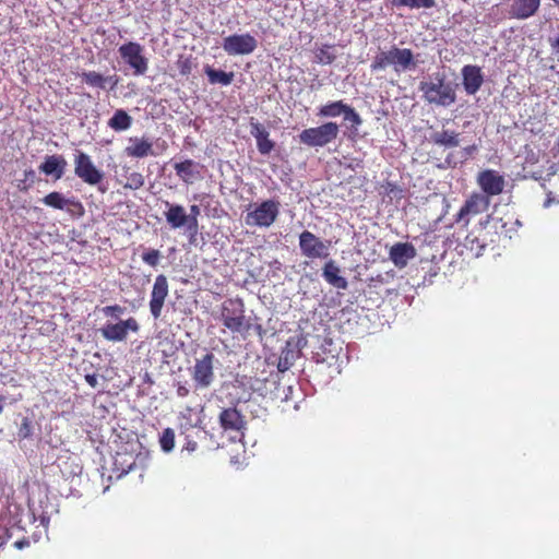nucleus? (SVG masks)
<instances>
[{
    "label": "nucleus",
    "instance_id": "f257e3e1",
    "mask_svg": "<svg viewBox=\"0 0 559 559\" xmlns=\"http://www.w3.org/2000/svg\"><path fill=\"white\" fill-rule=\"evenodd\" d=\"M26 503L34 519H38L45 526L59 512L58 497L52 491H0L1 515L21 518Z\"/></svg>",
    "mask_w": 559,
    "mask_h": 559
},
{
    "label": "nucleus",
    "instance_id": "f03ea898",
    "mask_svg": "<svg viewBox=\"0 0 559 559\" xmlns=\"http://www.w3.org/2000/svg\"><path fill=\"white\" fill-rule=\"evenodd\" d=\"M423 99L438 107H450L456 100L455 88L441 73H436L419 84Z\"/></svg>",
    "mask_w": 559,
    "mask_h": 559
},
{
    "label": "nucleus",
    "instance_id": "7ed1b4c3",
    "mask_svg": "<svg viewBox=\"0 0 559 559\" xmlns=\"http://www.w3.org/2000/svg\"><path fill=\"white\" fill-rule=\"evenodd\" d=\"M389 67L400 75L401 73L415 70L417 61L411 49L392 46L390 49L381 50L376 55L371 63V70L381 71Z\"/></svg>",
    "mask_w": 559,
    "mask_h": 559
},
{
    "label": "nucleus",
    "instance_id": "20e7f679",
    "mask_svg": "<svg viewBox=\"0 0 559 559\" xmlns=\"http://www.w3.org/2000/svg\"><path fill=\"white\" fill-rule=\"evenodd\" d=\"M221 320L231 333L246 334L251 328L245 316V305L241 299H227L222 304Z\"/></svg>",
    "mask_w": 559,
    "mask_h": 559
},
{
    "label": "nucleus",
    "instance_id": "39448f33",
    "mask_svg": "<svg viewBox=\"0 0 559 559\" xmlns=\"http://www.w3.org/2000/svg\"><path fill=\"white\" fill-rule=\"evenodd\" d=\"M0 547L10 543L14 548L22 550L31 545L23 527L19 525L21 518L13 519L0 514Z\"/></svg>",
    "mask_w": 559,
    "mask_h": 559
},
{
    "label": "nucleus",
    "instance_id": "423d86ee",
    "mask_svg": "<svg viewBox=\"0 0 559 559\" xmlns=\"http://www.w3.org/2000/svg\"><path fill=\"white\" fill-rule=\"evenodd\" d=\"M118 52L134 76H141L147 72L148 59L144 56V47L141 44L124 43L118 48Z\"/></svg>",
    "mask_w": 559,
    "mask_h": 559
},
{
    "label": "nucleus",
    "instance_id": "0eeeda50",
    "mask_svg": "<svg viewBox=\"0 0 559 559\" xmlns=\"http://www.w3.org/2000/svg\"><path fill=\"white\" fill-rule=\"evenodd\" d=\"M340 133L336 122H325L319 127L305 129L299 134V141L308 146H324L334 141Z\"/></svg>",
    "mask_w": 559,
    "mask_h": 559
},
{
    "label": "nucleus",
    "instance_id": "6e6552de",
    "mask_svg": "<svg viewBox=\"0 0 559 559\" xmlns=\"http://www.w3.org/2000/svg\"><path fill=\"white\" fill-rule=\"evenodd\" d=\"M280 214V203L275 200H265L253 206L246 214L245 222L248 226L270 227Z\"/></svg>",
    "mask_w": 559,
    "mask_h": 559
},
{
    "label": "nucleus",
    "instance_id": "1a4fd4ad",
    "mask_svg": "<svg viewBox=\"0 0 559 559\" xmlns=\"http://www.w3.org/2000/svg\"><path fill=\"white\" fill-rule=\"evenodd\" d=\"M216 361L217 359L212 353H206L195 359L193 367L190 369L195 390L209 389L214 383V364Z\"/></svg>",
    "mask_w": 559,
    "mask_h": 559
},
{
    "label": "nucleus",
    "instance_id": "9d476101",
    "mask_svg": "<svg viewBox=\"0 0 559 559\" xmlns=\"http://www.w3.org/2000/svg\"><path fill=\"white\" fill-rule=\"evenodd\" d=\"M74 174L90 186H96L104 179V173L93 163L91 156L82 151L74 154Z\"/></svg>",
    "mask_w": 559,
    "mask_h": 559
},
{
    "label": "nucleus",
    "instance_id": "9b49d317",
    "mask_svg": "<svg viewBox=\"0 0 559 559\" xmlns=\"http://www.w3.org/2000/svg\"><path fill=\"white\" fill-rule=\"evenodd\" d=\"M222 47L228 56H246L258 47V40L249 33L233 34L223 39Z\"/></svg>",
    "mask_w": 559,
    "mask_h": 559
},
{
    "label": "nucleus",
    "instance_id": "f8f14e48",
    "mask_svg": "<svg viewBox=\"0 0 559 559\" xmlns=\"http://www.w3.org/2000/svg\"><path fill=\"white\" fill-rule=\"evenodd\" d=\"M330 241H322L311 231L305 230L299 235V248L306 258L325 259L329 257Z\"/></svg>",
    "mask_w": 559,
    "mask_h": 559
},
{
    "label": "nucleus",
    "instance_id": "ddd939ff",
    "mask_svg": "<svg viewBox=\"0 0 559 559\" xmlns=\"http://www.w3.org/2000/svg\"><path fill=\"white\" fill-rule=\"evenodd\" d=\"M165 205L168 207V211L165 212V217L171 228L177 229L181 227H187V230L190 233L191 236L197 235V218H189L182 205L171 204L168 201L165 202Z\"/></svg>",
    "mask_w": 559,
    "mask_h": 559
},
{
    "label": "nucleus",
    "instance_id": "4468645a",
    "mask_svg": "<svg viewBox=\"0 0 559 559\" xmlns=\"http://www.w3.org/2000/svg\"><path fill=\"white\" fill-rule=\"evenodd\" d=\"M140 329L134 318H129L118 323H106L99 331L102 336L110 342H123L128 337V332H138Z\"/></svg>",
    "mask_w": 559,
    "mask_h": 559
},
{
    "label": "nucleus",
    "instance_id": "2eb2a0df",
    "mask_svg": "<svg viewBox=\"0 0 559 559\" xmlns=\"http://www.w3.org/2000/svg\"><path fill=\"white\" fill-rule=\"evenodd\" d=\"M489 197L483 193L472 194L457 213L456 221H465V225L469 223V216L478 215L486 212L489 207Z\"/></svg>",
    "mask_w": 559,
    "mask_h": 559
},
{
    "label": "nucleus",
    "instance_id": "dca6fc26",
    "mask_svg": "<svg viewBox=\"0 0 559 559\" xmlns=\"http://www.w3.org/2000/svg\"><path fill=\"white\" fill-rule=\"evenodd\" d=\"M167 296L168 281L165 275L160 274L156 276L151 293L150 311L154 319H158L162 316V310Z\"/></svg>",
    "mask_w": 559,
    "mask_h": 559
},
{
    "label": "nucleus",
    "instance_id": "f3484780",
    "mask_svg": "<svg viewBox=\"0 0 559 559\" xmlns=\"http://www.w3.org/2000/svg\"><path fill=\"white\" fill-rule=\"evenodd\" d=\"M477 183L486 195H498L503 191L504 178L492 169L480 171L477 176Z\"/></svg>",
    "mask_w": 559,
    "mask_h": 559
},
{
    "label": "nucleus",
    "instance_id": "a211bd4d",
    "mask_svg": "<svg viewBox=\"0 0 559 559\" xmlns=\"http://www.w3.org/2000/svg\"><path fill=\"white\" fill-rule=\"evenodd\" d=\"M462 80L465 92L475 95L484 83V75L479 67L467 64L462 68Z\"/></svg>",
    "mask_w": 559,
    "mask_h": 559
},
{
    "label": "nucleus",
    "instance_id": "6ab92c4d",
    "mask_svg": "<svg viewBox=\"0 0 559 559\" xmlns=\"http://www.w3.org/2000/svg\"><path fill=\"white\" fill-rule=\"evenodd\" d=\"M389 257L395 266L403 269L416 257V249L412 243L397 242L391 247Z\"/></svg>",
    "mask_w": 559,
    "mask_h": 559
},
{
    "label": "nucleus",
    "instance_id": "aec40b11",
    "mask_svg": "<svg viewBox=\"0 0 559 559\" xmlns=\"http://www.w3.org/2000/svg\"><path fill=\"white\" fill-rule=\"evenodd\" d=\"M219 424L224 430L239 432L245 428L246 421L237 408L229 407L221 412Z\"/></svg>",
    "mask_w": 559,
    "mask_h": 559
},
{
    "label": "nucleus",
    "instance_id": "412c9836",
    "mask_svg": "<svg viewBox=\"0 0 559 559\" xmlns=\"http://www.w3.org/2000/svg\"><path fill=\"white\" fill-rule=\"evenodd\" d=\"M540 5V0H513L510 7L512 17L526 20L533 16Z\"/></svg>",
    "mask_w": 559,
    "mask_h": 559
},
{
    "label": "nucleus",
    "instance_id": "4be33fe9",
    "mask_svg": "<svg viewBox=\"0 0 559 559\" xmlns=\"http://www.w3.org/2000/svg\"><path fill=\"white\" fill-rule=\"evenodd\" d=\"M429 141L443 148H453L460 145V133L442 128L432 131L429 135Z\"/></svg>",
    "mask_w": 559,
    "mask_h": 559
},
{
    "label": "nucleus",
    "instance_id": "5701e85b",
    "mask_svg": "<svg viewBox=\"0 0 559 559\" xmlns=\"http://www.w3.org/2000/svg\"><path fill=\"white\" fill-rule=\"evenodd\" d=\"M67 160L62 155H48L39 166V170L47 176H53L55 179H61L64 175Z\"/></svg>",
    "mask_w": 559,
    "mask_h": 559
},
{
    "label": "nucleus",
    "instance_id": "b1692460",
    "mask_svg": "<svg viewBox=\"0 0 559 559\" xmlns=\"http://www.w3.org/2000/svg\"><path fill=\"white\" fill-rule=\"evenodd\" d=\"M250 127V133L257 141L258 151L262 155H267L275 146L274 142L269 139V131L259 122L251 121Z\"/></svg>",
    "mask_w": 559,
    "mask_h": 559
},
{
    "label": "nucleus",
    "instance_id": "393cba45",
    "mask_svg": "<svg viewBox=\"0 0 559 559\" xmlns=\"http://www.w3.org/2000/svg\"><path fill=\"white\" fill-rule=\"evenodd\" d=\"M341 270L334 260L328 261L322 269V276L328 284L337 288L346 289L348 282L345 277L340 275Z\"/></svg>",
    "mask_w": 559,
    "mask_h": 559
},
{
    "label": "nucleus",
    "instance_id": "a878e982",
    "mask_svg": "<svg viewBox=\"0 0 559 559\" xmlns=\"http://www.w3.org/2000/svg\"><path fill=\"white\" fill-rule=\"evenodd\" d=\"M152 146V142L147 139L134 136L129 139V145L124 152L129 157L143 158L153 155Z\"/></svg>",
    "mask_w": 559,
    "mask_h": 559
},
{
    "label": "nucleus",
    "instance_id": "bb28decb",
    "mask_svg": "<svg viewBox=\"0 0 559 559\" xmlns=\"http://www.w3.org/2000/svg\"><path fill=\"white\" fill-rule=\"evenodd\" d=\"M174 168L177 176L187 183L192 182L200 175L199 164L191 159L177 163Z\"/></svg>",
    "mask_w": 559,
    "mask_h": 559
},
{
    "label": "nucleus",
    "instance_id": "cd10ccee",
    "mask_svg": "<svg viewBox=\"0 0 559 559\" xmlns=\"http://www.w3.org/2000/svg\"><path fill=\"white\" fill-rule=\"evenodd\" d=\"M132 126V117L123 109H117L108 120V127L117 132L126 131Z\"/></svg>",
    "mask_w": 559,
    "mask_h": 559
},
{
    "label": "nucleus",
    "instance_id": "c85d7f7f",
    "mask_svg": "<svg viewBox=\"0 0 559 559\" xmlns=\"http://www.w3.org/2000/svg\"><path fill=\"white\" fill-rule=\"evenodd\" d=\"M205 74L211 84H221L227 86L231 84L234 80V72H225L223 70H216L211 67L205 68Z\"/></svg>",
    "mask_w": 559,
    "mask_h": 559
},
{
    "label": "nucleus",
    "instance_id": "c756f323",
    "mask_svg": "<svg viewBox=\"0 0 559 559\" xmlns=\"http://www.w3.org/2000/svg\"><path fill=\"white\" fill-rule=\"evenodd\" d=\"M346 105L347 104L343 103L342 100L328 103L320 107L318 116L325 118L338 117L345 111Z\"/></svg>",
    "mask_w": 559,
    "mask_h": 559
},
{
    "label": "nucleus",
    "instance_id": "7c9ffc66",
    "mask_svg": "<svg viewBox=\"0 0 559 559\" xmlns=\"http://www.w3.org/2000/svg\"><path fill=\"white\" fill-rule=\"evenodd\" d=\"M41 201L45 205L57 209V210H63L69 204H74L73 201L66 199L62 193L57 192V191L50 192Z\"/></svg>",
    "mask_w": 559,
    "mask_h": 559
},
{
    "label": "nucleus",
    "instance_id": "2f4dec72",
    "mask_svg": "<svg viewBox=\"0 0 559 559\" xmlns=\"http://www.w3.org/2000/svg\"><path fill=\"white\" fill-rule=\"evenodd\" d=\"M393 7H408L411 9H430L436 5L435 0H391Z\"/></svg>",
    "mask_w": 559,
    "mask_h": 559
},
{
    "label": "nucleus",
    "instance_id": "473e14b6",
    "mask_svg": "<svg viewBox=\"0 0 559 559\" xmlns=\"http://www.w3.org/2000/svg\"><path fill=\"white\" fill-rule=\"evenodd\" d=\"M82 81L92 86L104 90L105 88V76L96 71H86L81 74Z\"/></svg>",
    "mask_w": 559,
    "mask_h": 559
},
{
    "label": "nucleus",
    "instance_id": "72a5a7b5",
    "mask_svg": "<svg viewBox=\"0 0 559 559\" xmlns=\"http://www.w3.org/2000/svg\"><path fill=\"white\" fill-rule=\"evenodd\" d=\"M463 246L471 252V255L475 258L480 257L485 248V246L480 243L479 239L473 235L466 236Z\"/></svg>",
    "mask_w": 559,
    "mask_h": 559
},
{
    "label": "nucleus",
    "instance_id": "f704fd0d",
    "mask_svg": "<svg viewBox=\"0 0 559 559\" xmlns=\"http://www.w3.org/2000/svg\"><path fill=\"white\" fill-rule=\"evenodd\" d=\"M159 444L164 452L169 453L175 448V431L171 428L163 430L159 437Z\"/></svg>",
    "mask_w": 559,
    "mask_h": 559
},
{
    "label": "nucleus",
    "instance_id": "c9c22d12",
    "mask_svg": "<svg viewBox=\"0 0 559 559\" xmlns=\"http://www.w3.org/2000/svg\"><path fill=\"white\" fill-rule=\"evenodd\" d=\"M343 116H344V120L349 122L355 130H357L358 127H360L362 124L361 117L349 105H346Z\"/></svg>",
    "mask_w": 559,
    "mask_h": 559
},
{
    "label": "nucleus",
    "instance_id": "e433bc0d",
    "mask_svg": "<svg viewBox=\"0 0 559 559\" xmlns=\"http://www.w3.org/2000/svg\"><path fill=\"white\" fill-rule=\"evenodd\" d=\"M144 186V177L140 173H131L127 176V182L124 183V188L131 190H138Z\"/></svg>",
    "mask_w": 559,
    "mask_h": 559
},
{
    "label": "nucleus",
    "instance_id": "4c0bfd02",
    "mask_svg": "<svg viewBox=\"0 0 559 559\" xmlns=\"http://www.w3.org/2000/svg\"><path fill=\"white\" fill-rule=\"evenodd\" d=\"M317 59L322 64H330L334 61L335 55L331 51L330 46H324L318 51Z\"/></svg>",
    "mask_w": 559,
    "mask_h": 559
},
{
    "label": "nucleus",
    "instance_id": "58836bf2",
    "mask_svg": "<svg viewBox=\"0 0 559 559\" xmlns=\"http://www.w3.org/2000/svg\"><path fill=\"white\" fill-rule=\"evenodd\" d=\"M17 435L21 439H27L32 436V425L27 417L22 419Z\"/></svg>",
    "mask_w": 559,
    "mask_h": 559
},
{
    "label": "nucleus",
    "instance_id": "ea45409f",
    "mask_svg": "<svg viewBox=\"0 0 559 559\" xmlns=\"http://www.w3.org/2000/svg\"><path fill=\"white\" fill-rule=\"evenodd\" d=\"M142 260L151 266H155L159 260V251L152 249L142 254Z\"/></svg>",
    "mask_w": 559,
    "mask_h": 559
},
{
    "label": "nucleus",
    "instance_id": "a19ab883",
    "mask_svg": "<svg viewBox=\"0 0 559 559\" xmlns=\"http://www.w3.org/2000/svg\"><path fill=\"white\" fill-rule=\"evenodd\" d=\"M463 162H461V157L457 154H454V153H449L448 156L445 157L444 159V165H442L441 167L442 168H454L456 167L459 164H462Z\"/></svg>",
    "mask_w": 559,
    "mask_h": 559
},
{
    "label": "nucleus",
    "instance_id": "79ce46f5",
    "mask_svg": "<svg viewBox=\"0 0 559 559\" xmlns=\"http://www.w3.org/2000/svg\"><path fill=\"white\" fill-rule=\"evenodd\" d=\"M103 312H104L105 316H110V317L118 318L120 314L123 313V308L118 306V305L106 306V307L103 308Z\"/></svg>",
    "mask_w": 559,
    "mask_h": 559
},
{
    "label": "nucleus",
    "instance_id": "37998d69",
    "mask_svg": "<svg viewBox=\"0 0 559 559\" xmlns=\"http://www.w3.org/2000/svg\"><path fill=\"white\" fill-rule=\"evenodd\" d=\"M477 151L476 145H469L464 147L461 152H459V155L461 157V162L467 160L475 152Z\"/></svg>",
    "mask_w": 559,
    "mask_h": 559
},
{
    "label": "nucleus",
    "instance_id": "c03bdc74",
    "mask_svg": "<svg viewBox=\"0 0 559 559\" xmlns=\"http://www.w3.org/2000/svg\"><path fill=\"white\" fill-rule=\"evenodd\" d=\"M119 83V78L117 75L105 76V87L110 85V90H114Z\"/></svg>",
    "mask_w": 559,
    "mask_h": 559
},
{
    "label": "nucleus",
    "instance_id": "a18cd8bd",
    "mask_svg": "<svg viewBox=\"0 0 559 559\" xmlns=\"http://www.w3.org/2000/svg\"><path fill=\"white\" fill-rule=\"evenodd\" d=\"M85 381L92 386V388H96L98 385V379H97V376L95 373H92V374H86L85 376Z\"/></svg>",
    "mask_w": 559,
    "mask_h": 559
},
{
    "label": "nucleus",
    "instance_id": "49530a36",
    "mask_svg": "<svg viewBox=\"0 0 559 559\" xmlns=\"http://www.w3.org/2000/svg\"><path fill=\"white\" fill-rule=\"evenodd\" d=\"M189 389L183 384H178L177 386V395L180 397H185L189 394Z\"/></svg>",
    "mask_w": 559,
    "mask_h": 559
},
{
    "label": "nucleus",
    "instance_id": "de8ad7c7",
    "mask_svg": "<svg viewBox=\"0 0 559 559\" xmlns=\"http://www.w3.org/2000/svg\"><path fill=\"white\" fill-rule=\"evenodd\" d=\"M200 215V207L198 205H191L190 206V215L189 218H197Z\"/></svg>",
    "mask_w": 559,
    "mask_h": 559
},
{
    "label": "nucleus",
    "instance_id": "09e8293b",
    "mask_svg": "<svg viewBox=\"0 0 559 559\" xmlns=\"http://www.w3.org/2000/svg\"><path fill=\"white\" fill-rule=\"evenodd\" d=\"M197 442L195 441H192V440H189L186 445L183 447V450L188 451V452H193L197 450Z\"/></svg>",
    "mask_w": 559,
    "mask_h": 559
},
{
    "label": "nucleus",
    "instance_id": "8fccbe9b",
    "mask_svg": "<svg viewBox=\"0 0 559 559\" xmlns=\"http://www.w3.org/2000/svg\"><path fill=\"white\" fill-rule=\"evenodd\" d=\"M4 403H5V396L0 395V414L3 412Z\"/></svg>",
    "mask_w": 559,
    "mask_h": 559
},
{
    "label": "nucleus",
    "instance_id": "3c124183",
    "mask_svg": "<svg viewBox=\"0 0 559 559\" xmlns=\"http://www.w3.org/2000/svg\"><path fill=\"white\" fill-rule=\"evenodd\" d=\"M26 176H28V177L34 176V171H33V170L27 171V173H26Z\"/></svg>",
    "mask_w": 559,
    "mask_h": 559
},
{
    "label": "nucleus",
    "instance_id": "603ef678",
    "mask_svg": "<svg viewBox=\"0 0 559 559\" xmlns=\"http://www.w3.org/2000/svg\"><path fill=\"white\" fill-rule=\"evenodd\" d=\"M556 5L559 7V0H552Z\"/></svg>",
    "mask_w": 559,
    "mask_h": 559
}]
</instances>
